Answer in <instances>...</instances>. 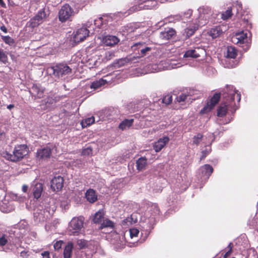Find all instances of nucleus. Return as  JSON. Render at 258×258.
<instances>
[{"label":"nucleus","mask_w":258,"mask_h":258,"mask_svg":"<svg viewBox=\"0 0 258 258\" xmlns=\"http://www.w3.org/2000/svg\"><path fill=\"white\" fill-rule=\"evenodd\" d=\"M233 86H227L225 93L224 94V100L221 103L217 110V115L218 117H222L225 116L227 111L229 110L232 113H234L237 109L235 100L239 103L241 100V95L235 89L233 90Z\"/></svg>","instance_id":"f257e3e1"},{"label":"nucleus","mask_w":258,"mask_h":258,"mask_svg":"<svg viewBox=\"0 0 258 258\" xmlns=\"http://www.w3.org/2000/svg\"><path fill=\"white\" fill-rule=\"evenodd\" d=\"M28 153V148L26 145H20L15 147L13 154L4 151L2 156L8 160L17 162L21 160Z\"/></svg>","instance_id":"f03ea898"},{"label":"nucleus","mask_w":258,"mask_h":258,"mask_svg":"<svg viewBox=\"0 0 258 258\" xmlns=\"http://www.w3.org/2000/svg\"><path fill=\"white\" fill-rule=\"evenodd\" d=\"M232 42L247 51L250 46L251 40L247 36V33L243 31L236 33L231 38Z\"/></svg>","instance_id":"7ed1b4c3"},{"label":"nucleus","mask_w":258,"mask_h":258,"mask_svg":"<svg viewBox=\"0 0 258 258\" xmlns=\"http://www.w3.org/2000/svg\"><path fill=\"white\" fill-rule=\"evenodd\" d=\"M136 4L131 7L129 13H134L144 9H152L157 5V0H136Z\"/></svg>","instance_id":"20e7f679"},{"label":"nucleus","mask_w":258,"mask_h":258,"mask_svg":"<svg viewBox=\"0 0 258 258\" xmlns=\"http://www.w3.org/2000/svg\"><path fill=\"white\" fill-rule=\"evenodd\" d=\"M56 78H62L72 73V69L65 63H58L51 67Z\"/></svg>","instance_id":"39448f33"},{"label":"nucleus","mask_w":258,"mask_h":258,"mask_svg":"<svg viewBox=\"0 0 258 258\" xmlns=\"http://www.w3.org/2000/svg\"><path fill=\"white\" fill-rule=\"evenodd\" d=\"M74 13L73 8L69 4H66L61 7L58 12V19L62 23L71 21Z\"/></svg>","instance_id":"423d86ee"},{"label":"nucleus","mask_w":258,"mask_h":258,"mask_svg":"<svg viewBox=\"0 0 258 258\" xmlns=\"http://www.w3.org/2000/svg\"><path fill=\"white\" fill-rule=\"evenodd\" d=\"M84 218L83 216L73 218L70 222L69 230L73 234H78L83 227Z\"/></svg>","instance_id":"0eeeda50"},{"label":"nucleus","mask_w":258,"mask_h":258,"mask_svg":"<svg viewBox=\"0 0 258 258\" xmlns=\"http://www.w3.org/2000/svg\"><path fill=\"white\" fill-rule=\"evenodd\" d=\"M221 98V93H216L211 98L209 101L207 103V104L203 107L200 111V114H204L207 113L211 111L218 103Z\"/></svg>","instance_id":"6e6552de"},{"label":"nucleus","mask_w":258,"mask_h":258,"mask_svg":"<svg viewBox=\"0 0 258 258\" xmlns=\"http://www.w3.org/2000/svg\"><path fill=\"white\" fill-rule=\"evenodd\" d=\"M46 17V14L44 11H39L37 14L29 21V26L31 28H35L42 23L43 20Z\"/></svg>","instance_id":"1a4fd4ad"},{"label":"nucleus","mask_w":258,"mask_h":258,"mask_svg":"<svg viewBox=\"0 0 258 258\" xmlns=\"http://www.w3.org/2000/svg\"><path fill=\"white\" fill-rule=\"evenodd\" d=\"M63 178L61 176H54L51 180L50 187L53 191H58L63 186Z\"/></svg>","instance_id":"9d476101"},{"label":"nucleus","mask_w":258,"mask_h":258,"mask_svg":"<svg viewBox=\"0 0 258 258\" xmlns=\"http://www.w3.org/2000/svg\"><path fill=\"white\" fill-rule=\"evenodd\" d=\"M44 89L40 85L37 84H33L29 91L32 98L34 100L36 99L42 98L44 96Z\"/></svg>","instance_id":"9b49d317"},{"label":"nucleus","mask_w":258,"mask_h":258,"mask_svg":"<svg viewBox=\"0 0 258 258\" xmlns=\"http://www.w3.org/2000/svg\"><path fill=\"white\" fill-rule=\"evenodd\" d=\"M204 25V24L200 23V21L198 23L197 21L194 23L189 24V26L184 29V35H185L186 38H189L195 34L199 27Z\"/></svg>","instance_id":"f8f14e48"},{"label":"nucleus","mask_w":258,"mask_h":258,"mask_svg":"<svg viewBox=\"0 0 258 258\" xmlns=\"http://www.w3.org/2000/svg\"><path fill=\"white\" fill-rule=\"evenodd\" d=\"M52 149L49 147L38 149L36 152V157L39 159H47L50 157Z\"/></svg>","instance_id":"ddd939ff"},{"label":"nucleus","mask_w":258,"mask_h":258,"mask_svg":"<svg viewBox=\"0 0 258 258\" xmlns=\"http://www.w3.org/2000/svg\"><path fill=\"white\" fill-rule=\"evenodd\" d=\"M89 31L86 28L78 29L74 35V39L78 42L83 41L89 36Z\"/></svg>","instance_id":"4468645a"},{"label":"nucleus","mask_w":258,"mask_h":258,"mask_svg":"<svg viewBox=\"0 0 258 258\" xmlns=\"http://www.w3.org/2000/svg\"><path fill=\"white\" fill-rule=\"evenodd\" d=\"M205 50L200 47L196 48L194 49H189L187 50L183 56L184 57L198 58L201 56L202 54H204Z\"/></svg>","instance_id":"2eb2a0df"},{"label":"nucleus","mask_w":258,"mask_h":258,"mask_svg":"<svg viewBox=\"0 0 258 258\" xmlns=\"http://www.w3.org/2000/svg\"><path fill=\"white\" fill-rule=\"evenodd\" d=\"M169 138L167 136L159 139L153 145V148L156 152L160 151L169 142Z\"/></svg>","instance_id":"dca6fc26"},{"label":"nucleus","mask_w":258,"mask_h":258,"mask_svg":"<svg viewBox=\"0 0 258 258\" xmlns=\"http://www.w3.org/2000/svg\"><path fill=\"white\" fill-rule=\"evenodd\" d=\"M176 34V31L173 28H169L160 33V37L164 40H169L175 36Z\"/></svg>","instance_id":"f3484780"},{"label":"nucleus","mask_w":258,"mask_h":258,"mask_svg":"<svg viewBox=\"0 0 258 258\" xmlns=\"http://www.w3.org/2000/svg\"><path fill=\"white\" fill-rule=\"evenodd\" d=\"M119 42L118 38L112 35L106 36L103 39V42L106 46H112L116 44Z\"/></svg>","instance_id":"a211bd4d"},{"label":"nucleus","mask_w":258,"mask_h":258,"mask_svg":"<svg viewBox=\"0 0 258 258\" xmlns=\"http://www.w3.org/2000/svg\"><path fill=\"white\" fill-rule=\"evenodd\" d=\"M85 197L87 200L91 203H94L97 200V195H96L95 191L91 188H90L86 191Z\"/></svg>","instance_id":"6ab92c4d"},{"label":"nucleus","mask_w":258,"mask_h":258,"mask_svg":"<svg viewBox=\"0 0 258 258\" xmlns=\"http://www.w3.org/2000/svg\"><path fill=\"white\" fill-rule=\"evenodd\" d=\"M74 244L72 242H69L66 245L63 250L64 258H71L72 255V251Z\"/></svg>","instance_id":"aec40b11"},{"label":"nucleus","mask_w":258,"mask_h":258,"mask_svg":"<svg viewBox=\"0 0 258 258\" xmlns=\"http://www.w3.org/2000/svg\"><path fill=\"white\" fill-rule=\"evenodd\" d=\"M33 190L34 198L37 199H39L41 197L43 190V184L39 182L36 183Z\"/></svg>","instance_id":"412c9836"},{"label":"nucleus","mask_w":258,"mask_h":258,"mask_svg":"<svg viewBox=\"0 0 258 258\" xmlns=\"http://www.w3.org/2000/svg\"><path fill=\"white\" fill-rule=\"evenodd\" d=\"M134 122V119H125L122 120L118 125V128L123 131L125 130L126 128H129L132 126Z\"/></svg>","instance_id":"4be33fe9"},{"label":"nucleus","mask_w":258,"mask_h":258,"mask_svg":"<svg viewBox=\"0 0 258 258\" xmlns=\"http://www.w3.org/2000/svg\"><path fill=\"white\" fill-rule=\"evenodd\" d=\"M147 160L146 157H142L136 161L137 169L140 171L144 169L147 164Z\"/></svg>","instance_id":"5701e85b"},{"label":"nucleus","mask_w":258,"mask_h":258,"mask_svg":"<svg viewBox=\"0 0 258 258\" xmlns=\"http://www.w3.org/2000/svg\"><path fill=\"white\" fill-rule=\"evenodd\" d=\"M222 33V30L220 26L212 28L209 32V34L213 38H216Z\"/></svg>","instance_id":"b1692460"},{"label":"nucleus","mask_w":258,"mask_h":258,"mask_svg":"<svg viewBox=\"0 0 258 258\" xmlns=\"http://www.w3.org/2000/svg\"><path fill=\"white\" fill-rule=\"evenodd\" d=\"M237 55V50L234 47L228 46L227 48L226 56L227 58H235Z\"/></svg>","instance_id":"393cba45"},{"label":"nucleus","mask_w":258,"mask_h":258,"mask_svg":"<svg viewBox=\"0 0 258 258\" xmlns=\"http://www.w3.org/2000/svg\"><path fill=\"white\" fill-rule=\"evenodd\" d=\"M104 212L103 210H99L97 212L93 217V221L94 223H100L104 218Z\"/></svg>","instance_id":"a878e982"},{"label":"nucleus","mask_w":258,"mask_h":258,"mask_svg":"<svg viewBox=\"0 0 258 258\" xmlns=\"http://www.w3.org/2000/svg\"><path fill=\"white\" fill-rule=\"evenodd\" d=\"M213 168L209 164H205L202 168V173L205 176L208 177L213 172Z\"/></svg>","instance_id":"bb28decb"},{"label":"nucleus","mask_w":258,"mask_h":258,"mask_svg":"<svg viewBox=\"0 0 258 258\" xmlns=\"http://www.w3.org/2000/svg\"><path fill=\"white\" fill-rule=\"evenodd\" d=\"M107 81L106 80L103 79H100L99 80L93 82L91 84L90 88L94 89H97L105 85Z\"/></svg>","instance_id":"cd10ccee"},{"label":"nucleus","mask_w":258,"mask_h":258,"mask_svg":"<svg viewBox=\"0 0 258 258\" xmlns=\"http://www.w3.org/2000/svg\"><path fill=\"white\" fill-rule=\"evenodd\" d=\"M53 102L52 98L48 97L46 99L42 100L40 105L41 109L42 110H46L47 109L51 104Z\"/></svg>","instance_id":"c85d7f7f"},{"label":"nucleus","mask_w":258,"mask_h":258,"mask_svg":"<svg viewBox=\"0 0 258 258\" xmlns=\"http://www.w3.org/2000/svg\"><path fill=\"white\" fill-rule=\"evenodd\" d=\"M95 122V118L94 116H91L90 117L87 118L85 119H83L81 121V124L83 128L86 127L88 126H89Z\"/></svg>","instance_id":"c756f323"},{"label":"nucleus","mask_w":258,"mask_h":258,"mask_svg":"<svg viewBox=\"0 0 258 258\" xmlns=\"http://www.w3.org/2000/svg\"><path fill=\"white\" fill-rule=\"evenodd\" d=\"M105 227H110L113 228L114 227V223L109 219H105L101 223L100 228L102 229Z\"/></svg>","instance_id":"7c9ffc66"},{"label":"nucleus","mask_w":258,"mask_h":258,"mask_svg":"<svg viewBox=\"0 0 258 258\" xmlns=\"http://www.w3.org/2000/svg\"><path fill=\"white\" fill-rule=\"evenodd\" d=\"M232 15L231 8H228L227 10L222 14V18L226 20L231 17Z\"/></svg>","instance_id":"2f4dec72"},{"label":"nucleus","mask_w":258,"mask_h":258,"mask_svg":"<svg viewBox=\"0 0 258 258\" xmlns=\"http://www.w3.org/2000/svg\"><path fill=\"white\" fill-rule=\"evenodd\" d=\"M2 38L5 43L9 45H12L14 43V40L9 36H2Z\"/></svg>","instance_id":"473e14b6"},{"label":"nucleus","mask_w":258,"mask_h":258,"mask_svg":"<svg viewBox=\"0 0 258 258\" xmlns=\"http://www.w3.org/2000/svg\"><path fill=\"white\" fill-rule=\"evenodd\" d=\"M8 56L3 50L0 49V61L6 64L8 62Z\"/></svg>","instance_id":"72a5a7b5"},{"label":"nucleus","mask_w":258,"mask_h":258,"mask_svg":"<svg viewBox=\"0 0 258 258\" xmlns=\"http://www.w3.org/2000/svg\"><path fill=\"white\" fill-rule=\"evenodd\" d=\"M172 101V97L171 95H165L162 99V102L166 105L170 104Z\"/></svg>","instance_id":"f704fd0d"},{"label":"nucleus","mask_w":258,"mask_h":258,"mask_svg":"<svg viewBox=\"0 0 258 258\" xmlns=\"http://www.w3.org/2000/svg\"><path fill=\"white\" fill-rule=\"evenodd\" d=\"M203 137V136L201 134H198L196 136H194L193 138V144L196 145H198L200 142L202 141V139Z\"/></svg>","instance_id":"c9c22d12"},{"label":"nucleus","mask_w":258,"mask_h":258,"mask_svg":"<svg viewBox=\"0 0 258 258\" xmlns=\"http://www.w3.org/2000/svg\"><path fill=\"white\" fill-rule=\"evenodd\" d=\"M8 242V236L6 234H3L1 237H0V246H5Z\"/></svg>","instance_id":"e433bc0d"},{"label":"nucleus","mask_w":258,"mask_h":258,"mask_svg":"<svg viewBox=\"0 0 258 258\" xmlns=\"http://www.w3.org/2000/svg\"><path fill=\"white\" fill-rule=\"evenodd\" d=\"M188 96V94L182 93L176 97V101L179 103L183 102L186 100Z\"/></svg>","instance_id":"4c0bfd02"},{"label":"nucleus","mask_w":258,"mask_h":258,"mask_svg":"<svg viewBox=\"0 0 258 258\" xmlns=\"http://www.w3.org/2000/svg\"><path fill=\"white\" fill-rule=\"evenodd\" d=\"M92 149L91 147H87L82 150V154L85 156H89L92 154Z\"/></svg>","instance_id":"58836bf2"},{"label":"nucleus","mask_w":258,"mask_h":258,"mask_svg":"<svg viewBox=\"0 0 258 258\" xmlns=\"http://www.w3.org/2000/svg\"><path fill=\"white\" fill-rule=\"evenodd\" d=\"M63 241L62 240L57 241L54 244V248L55 250H59L62 247V244L63 243Z\"/></svg>","instance_id":"ea45409f"},{"label":"nucleus","mask_w":258,"mask_h":258,"mask_svg":"<svg viewBox=\"0 0 258 258\" xmlns=\"http://www.w3.org/2000/svg\"><path fill=\"white\" fill-rule=\"evenodd\" d=\"M136 221H133V219L132 218V216H131L130 217L126 218L125 219L123 220L122 221V224L123 225H128V224H132L133 223H135Z\"/></svg>","instance_id":"a19ab883"},{"label":"nucleus","mask_w":258,"mask_h":258,"mask_svg":"<svg viewBox=\"0 0 258 258\" xmlns=\"http://www.w3.org/2000/svg\"><path fill=\"white\" fill-rule=\"evenodd\" d=\"M232 247H233L232 243H230L227 246V248L229 249V250L224 255V256H223L224 258H227L231 254V253L232 251Z\"/></svg>","instance_id":"79ce46f5"},{"label":"nucleus","mask_w":258,"mask_h":258,"mask_svg":"<svg viewBox=\"0 0 258 258\" xmlns=\"http://www.w3.org/2000/svg\"><path fill=\"white\" fill-rule=\"evenodd\" d=\"M78 245L80 246V248H84L87 247V243L85 240H79L77 242Z\"/></svg>","instance_id":"37998d69"},{"label":"nucleus","mask_w":258,"mask_h":258,"mask_svg":"<svg viewBox=\"0 0 258 258\" xmlns=\"http://www.w3.org/2000/svg\"><path fill=\"white\" fill-rule=\"evenodd\" d=\"M130 232L132 238L137 236L139 233V230L136 228L131 229Z\"/></svg>","instance_id":"c03bdc74"},{"label":"nucleus","mask_w":258,"mask_h":258,"mask_svg":"<svg viewBox=\"0 0 258 258\" xmlns=\"http://www.w3.org/2000/svg\"><path fill=\"white\" fill-rule=\"evenodd\" d=\"M31 252L29 251L23 250L20 252V256L22 258H29L30 256Z\"/></svg>","instance_id":"a18cd8bd"},{"label":"nucleus","mask_w":258,"mask_h":258,"mask_svg":"<svg viewBox=\"0 0 258 258\" xmlns=\"http://www.w3.org/2000/svg\"><path fill=\"white\" fill-rule=\"evenodd\" d=\"M114 56L115 54L113 51H107L105 53V58L106 60H110L114 57Z\"/></svg>","instance_id":"49530a36"},{"label":"nucleus","mask_w":258,"mask_h":258,"mask_svg":"<svg viewBox=\"0 0 258 258\" xmlns=\"http://www.w3.org/2000/svg\"><path fill=\"white\" fill-rule=\"evenodd\" d=\"M192 14V11L191 10H188L184 13V16L186 18H189Z\"/></svg>","instance_id":"de8ad7c7"},{"label":"nucleus","mask_w":258,"mask_h":258,"mask_svg":"<svg viewBox=\"0 0 258 258\" xmlns=\"http://www.w3.org/2000/svg\"><path fill=\"white\" fill-rule=\"evenodd\" d=\"M151 50V48L149 47H146V48L141 50V53L142 55H145L147 51H149Z\"/></svg>","instance_id":"09e8293b"},{"label":"nucleus","mask_w":258,"mask_h":258,"mask_svg":"<svg viewBox=\"0 0 258 258\" xmlns=\"http://www.w3.org/2000/svg\"><path fill=\"white\" fill-rule=\"evenodd\" d=\"M42 258H50V253L48 251H45L41 253Z\"/></svg>","instance_id":"8fccbe9b"},{"label":"nucleus","mask_w":258,"mask_h":258,"mask_svg":"<svg viewBox=\"0 0 258 258\" xmlns=\"http://www.w3.org/2000/svg\"><path fill=\"white\" fill-rule=\"evenodd\" d=\"M117 61L119 66H123L124 63L126 62L125 59H120L118 60Z\"/></svg>","instance_id":"3c124183"},{"label":"nucleus","mask_w":258,"mask_h":258,"mask_svg":"<svg viewBox=\"0 0 258 258\" xmlns=\"http://www.w3.org/2000/svg\"><path fill=\"white\" fill-rule=\"evenodd\" d=\"M0 29L5 33H7L8 32L7 28L4 25L1 26Z\"/></svg>","instance_id":"603ef678"},{"label":"nucleus","mask_w":258,"mask_h":258,"mask_svg":"<svg viewBox=\"0 0 258 258\" xmlns=\"http://www.w3.org/2000/svg\"><path fill=\"white\" fill-rule=\"evenodd\" d=\"M202 155L201 159H204L206 157V156L207 155V152L205 151H203L202 152Z\"/></svg>","instance_id":"864d4df0"},{"label":"nucleus","mask_w":258,"mask_h":258,"mask_svg":"<svg viewBox=\"0 0 258 258\" xmlns=\"http://www.w3.org/2000/svg\"><path fill=\"white\" fill-rule=\"evenodd\" d=\"M28 190V186L26 185H24L22 186V190L23 192H26Z\"/></svg>","instance_id":"5fc2aeb1"},{"label":"nucleus","mask_w":258,"mask_h":258,"mask_svg":"<svg viewBox=\"0 0 258 258\" xmlns=\"http://www.w3.org/2000/svg\"><path fill=\"white\" fill-rule=\"evenodd\" d=\"M14 107V105H13V104H10V105L7 106V108L10 109V110L12 109Z\"/></svg>","instance_id":"6e6d98bb"},{"label":"nucleus","mask_w":258,"mask_h":258,"mask_svg":"<svg viewBox=\"0 0 258 258\" xmlns=\"http://www.w3.org/2000/svg\"><path fill=\"white\" fill-rule=\"evenodd\" d=\"M145 44L144 42H139V43H135L134 45V46H138V45H143Z\"/></svg>","instance_id":"4d7b16f0"},{"label":"nucleus","mask_w":258,"mask_h":258,"mask_svg":"<svg viewBox=\"0 0 258 258\" xmlns=\"http://www.w3.org/2000/svg\"><path fill=\"white\" fill-rule=\"evenodd\" d=\"M0 5L2 7H5L6 5L5 3L4 2L3 0H0Z\"/></svg>","instance_id":"13d9d810"},{"label":"nucleus","mask_w":258,"mask_h":258,"mask_svg":"<svg viewBox=\"0 0 258 258\" xmlns=\"http://www.w3.org/2000/svg\"><path fill=\"white\" fill-rule=\"evenodd\" d=\"M102 19H103V18L102 17L99 18L100 20H102Z\"/></svg>","instance_id":"bf43d9fd"},{"label":"nucleus","mask_w":258,"mask_h":258,"mask_svg":"<svg viewBox=\"0 0 258 258\" xmlns=\"http://www.w3.org/2000/svg\"><path fill=\"white\" fill-rule=\"evenodd\" d=\"M155 207H158L157 205V204H155Z\"/></svg>","instance_id":"052dcab7"},{"label":"nucleus","mask_w":258,"mask_h":258,"mask_svg":"<svg viewBox=\"0 0 258 258\" xmlns=\"http://www.w3.org/2000/svg\"><path fill=\"white\" fill-rule=\"evenodd\" d=\"M232 258H235V257H232Z\"/></svg>","instance_id":"680f3d73"}]
</instances>
